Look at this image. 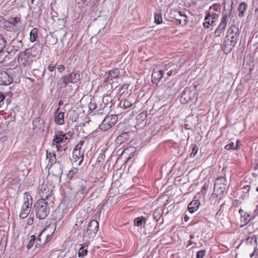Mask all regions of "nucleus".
Listing matches in <instances>:
<instances>
[{
  "instance_id": "obj_1",
  "label": "nucleus",
  "mask_w": 258,
  "mask_h": 258,
  "mask_svg": "<svg viewBox=\"0 0 258 258\" xmlns=\"http://www.w3.org/2000/svg\"><path fill=\"white\" fill-rule=\"evenodd\" d=\"M238 29L235 25L228 29L223 43L222 50L226 53H229L235 45L238 37Z\"/></svg>"
},
{
  "instance_id": "obj_2",
  "label": "nucleus",
  "mask_w": 258,
  "mask_h": 258,
  "mask_svg": "<svg viewBox=\"0 0 258 258\" xmlns=\"http://www.w3.org/2000/svg\"><path fill=\"white\" fill-rule=\"evenodd\" d=\"M34 49V48L32 47L19 53L18 61L20 66L30 69L33 61V58L35 57V55L32 54Z\"/></svg>"
},
{
  "instance_id": "obj_3",
  "label": "nucleus",
  "mask_w": 258,
  "mask_h": 258,
  "mask_svg": "<svg viewBox=\"0 0 258 258\" xmlns=\"http://www.w3.org/2000/svg\"><path fill=\"white\" fill-rule=\"evenodd\" d=\"M46 158L48 160V164L47 166H50L49 170L55 176H58L62 172V169L60 165H56L53 166L56 163V158L55 153L54 151L49 152L46 150Z\"/></svg>"
},
{
  "instance_id": "obj_4",
  "label": "nucleus",
  "mask_w": 258,
  "mask_h": 258,
  "mask_svg": "<svg viewBox=\"0 0 258 258\" xmlns=\"http://www.w3.org/2000/svg\"><path fill=\"white\" fill-rule=\"evenodd\" d=\"M36 217L40 219H45L49 213V208L46 200H39L35 204Z\"/></svg>"
},
{
  "instance_id": "obj_5",
  "label": "nucleus",
  "mask_w": 258,
  "mask_h": 258,
  "mask_svg": "<svg viewBox=\"0 0 258 258\" xmlns=\"http://www.w3.org/2000/svg\"><path fill=\"white\" fill-rule=\"evenodd\" d=\"M32 205V198L28 192H25L24 202L19 214V217L22 219L26 218L29 214Z\"/></svg>"
},
{
  "instance_id": "obj_6",
  "label": "nucleus",
  "mask_w": 258,
  "mask_h": 258,
  "mask_svg": "<svg viewBox=\"0 0 258 258\" xmlns=\"http://www.w3.org/2000/svg\"><path fill=\"white\" fill-rule=\"evenodd\" d=\"M117 119L118 117L116 115L106 116L100 124L99 128L103 131H107L116 123Z\"/></svg>"
},
{
  "instance_id": "obj_7",
  "label": "nucleus",
  "mask_w": 258,
  "mask_h": 258,
  "mask_svg": "<svg viewBox=\"0 0 258 258\" xmlns=\"http://www.w3.org/2000/svg\"><path fill=\"white\" fill-rule=\"evenodd\" d=\"M99 229V223L95 220L90 221L88 224L87 229L84 233V237L88 238H93L96 234Z\"/></svg>"
},
{
  "instance_id": "obj_8",
  "label": "nucleus",
  "mask_w": 258,
  "mask_h": 258,
  "mask_svg": "<svg viewBox=\"0 0 258 258\" xmlns=\"http://www.w3.org/2000/svg\"><path fill=\"white\" fill-rule=\"evenodd\" d=\"M221 9V6L220 4H213L209 8V10L206 12V19L208 20V17H212V20H216L219 17Z\"/></svg>"
},
{
  "instance_id": "obj_9",
  "label": "nucleus",
  "mask_w": 258,
  "mask_h": 258,
  "mask_svg": "<svg viewBox=\"0 0 258 258\" xmlns=\"http://www.w3.org/2000/svg\"><path fill=\"white\" fill-rule=\"evenodd\" d=\"M52 194V188L47 181H44L39 187V195L40 200H46Z\"/></svg>"
},
{
  "instance_id": "obj_10",
  "label": "nucleus",
  "mask_w": 258,
  "mask_h": 258,
  "mask_svg": "<svg viewBox=\"0 0 258 258\" xmlns=\"http://www.w3.org/2000/svg\"><path fill=\"white\" fill-rule=\"evenodd\" d=\"M13 82L12 77L7 72L0 71V85L8 86Z\"/></svg>"
},
{
  "instance_id": "obj_11",
  "label": "nucleus",
  "mask_w": 258,
  "mask_h": 258,
  "mask_svg": "<svg viewBox=\"0 0 258 258\" xmlns=\"http://www.w3.org/2000/svg\"><path fill=\"white\" fill-rule=\"evenodd\" d=\"M227 186V180L225 177H220L216 179L215 184V190H220V192H223Z\"/></svg>"
},
{
  "instance_id": "obj_12",
  "label": "nucleus",
  "mask_w": 258,
  "mask_h": 258,
  "mask_svg": "<svg viewBox=\"0 0 258 258\" xmlns=\"http://www.w3.org/2000/svg\"><path fill=\"white\" fill-rule=\"evenodd\" d=\"M68 140H69V138L67 135L64 133L63 131H59L54 136L52 143L53 145L54 144H59L66 142Z\"/></svg>"
},
{
  "instance_id": "obj_13",
  "label": "nucleus",
  "mask_w": 258,
  "mask_h": 258,
  "mask_svg": "<svg viewBox=\"0 0 258 258\" xmlns=\"http://www.w3.org/2000/svg\"><path fill=\"white\" fill-rule=\"evenodd\" d=\"M164 72L163 70L158 68L154 69L152 74V82L154 84H157L163 78Z\"/></svg>"
},
{
  "instance_id": "obj_14",
  "label": "nucleus",
  "mask_w": 258,
  "mask_h": 258,
  "mask_svg": "<svg viewBox=\"0 0 258 258\" xmlns=\"http://www.w3.org/2000/svg\"><path fill=\"white\" fill-rule=\"evenodd\" d=\"M59 107H58L54 112V121L57 125H62L64 123L63 112L59 111Z\"/></svg>"
},
{
  "instance_id": "obj_15",
  "label": "nucleus",
  "mask_w": 258,
  "mask_h": 258,
  "mask_svg": "<svg viewBox=\"0 0 258 258\" xmlns=\"http://www.w3.org/2000/svg\"><path fill=\"white\" fill-rule=\"evenodd\" d=\"M73 157L76 161L80 160L78 165L80 166L84 160V152L83 151L74 150L73 152Z\"/></svg>"
},
{
  "instance_id": "obj_16",
  "label": "nucleus",
  "mask_w": 258,
  "mask_h": 258,
  "mask_svg": "<svg viewBox=\"0 0 258 258\" xmlns=\"http://www.w3.org/2000/svg\"><path fill=\"white\" fill-rule=\"evenodd\" d=\"M200 203L198 200H194L188 206V212L192 214L198 210Z\"/></svg>"
},
{
  "instance_id": "obj_17",
  "label": "nucleus",
  "mask_w": 258,
  "mask_h": 258,
  "mask_svg": "<svg viewBox=\"0 0 258 258\" xmlns=\"http://www.w3.org/2000/svg\"><path fill=\"white\" fill-rule=\"evenodd\" d=\"M191 99V96L190 95V91L188 89L183 92L180 99V101L181 103L185 104L190 101Z\"/></svg>"
},
{
  "instance_id": "obj_18",
  "label": "nucleus",
  "mask_w": 258,
  "mask_h": 258,
  "mask_svg": "<svg viewBox=\"0 0 258 258\" xmlns=\"http://www.w3.org/2000/svg\"><path fill=\"white\" fill-rule=\"evenodd\" d=\"M229 16H228L227 14L224 15L222 16L221 22L217 28L225 30L229 20Z\"/></svg>"
},
{
  "instance_id": "obj_19",
  "label": "nucleus",
  "mask_w": 258,
  "mask_h": 258,
  "mask_svg": "<svg viewBox=\"0 0 258 258\" xmlns=\"http://www.w3.org/2000/svg\"><path fill=\"white\" fill-rule=\"evenodd\" d=\"M60 81H61L59 83L60 88H66L68 83H72V80L70 79V77L69 75H64L62 78H61Z\"/></svg>"
},
{
  "instance_id": "obj_20",
  "label": "nucleus",
  "mask_w": 258,
  "mask_h": 258,
  "mask_svg": "<svg viewBox=\"0 0 258 258\" xmlns=\"http://www.w3.org/2000/svg\"><path fill=\"white\" fill-rule=\"evenodd\" d=\"M247 4L244 2L241 3L239 5V7H238V10H239L238 16L239 17H243L244 16V13L247 9Z\"/></svg>"
},
{
  "instance_id": "obj_21",
  "label": "nucleus",
  "mask_w": 258,
  "mask_h": 258,
  "mask_svg": "<svg viewBox=\"0 0 258 258\" xmlns=\"http://www.w3.org/2000/svg\"><path fill=\"white\" fill-rule=\"evenodd\" d=\"M239 213L241 215L242 218V222L244 223V224H247L250 221L249 215L245 213L242 209H239Z\"/></svg>"
},
{
  "instance_id": "obj_22",
  "label": "nucleus",
  "mask_w": 258,
  "mask_h": 258,
  "mask_svg": "<svg viewBox=\"0 0 258 258\" xmlns=\"http://www.w3.org/2000/svg\"><path fill=\"white\" fill-rule=\"evenodd\" d=\"M69 75L72 80V83H77L80 80V76L79 73L73 72Z\"/></svg>"
},
{
  "instance_id": "obj_23",
  "label": "nucleus",
  "mask_w": 258,
  "mask_h": 258,
  "mask_svg": "<svg viewBox=\"0 0 258 258\" xmlns=\"http://www.w3.org/2000/svg\"><path fill=\"white\" fill-rule=\"evenodd\" d=\"M38 38V29L36 28H33L30 33V41L33 42L35 41Z\"/></svg>"
},
{
  "instance_id": "obj_24",
  "label": "nucleus",
  "mask_w": 258,
  "mask_h": 258,
  "mask_svg": "<svg viewBox=\"0 0 258 258\" xmlns=\"http://www.w3.org/2000/svg\"><path fill=\"white\" fill-rule=\"evenodd\" d=\"M179 16H178V24L183 26L187 23L188 19L185 15H182L180 12H178Z\"/></svg>"
},
{
  "instance_id": "obj_25",
  "label": "nucleus",
  "mask_w": 258,
  "mask_h": 258,
  "mask_svg": "<svg viewBox=\"0 0 258 258\" xmlns=\"http://www.w3.org/2000/svg\"><path fill=\"white\" fill-rule=\"evenodd\" d=\"M208 17L209 18L208 20H206V17L205 18V22L203 23V26L205 28H208L210 25H215V22L216 21V20H212V17Z\"/></svg>"
},
{
  "instance_id": "obj_26",
  "label": "nucleus",
  "mask_w": 258,
  "mask_h": 258,
  "mask_svg": "<svg viewBox=\"0 0 258 258\" xmlns=\"http://www.w3.org/2000/svg\"><path fill=\"white\" fill-rule=\"evenodd\" d=\"M147 117V112L146 111H142L137 116V121L140 123L146 119Z\"/></svg>"
},
{
  "instance_id": "obj_27",
  "label": "nucleus",
  "mask_w": 258,
  "mask_h": 258,
  "mask_svg": "<svg viewBox=\"0 0 258 258\" xmlns=\"http://www.w3.org/2000/svg\"><path fill=\"white\" fill-rule=\"evenodd\" d=\"M146 221V218L143 216L136 218L134 220L135 225L137 226L140 227L143 225V223H145Z\"/></svg>"
},
{
  "instance_id": "obj_28",
  "label": "nucleus",
  "mask_w": 258,
  "mask_h": 258,
  "mask_svg": "<svg viewBox=\"0 0 258 258\" xmlns=\"http://www.w3.org/2000/svg\"><path fill=\"white\" fill-rule=\"evenodd\" d=\"M48 230V228L47 227L45 228L40 233V234L38 236L37 239H36V246H37V244L40 245L41 243L42 242L41 239L42 238V236L43 234L47 233V231Z\"/></svg>"
},
{
  "instance_id": "obj_29",
  "label": "nucleus",
  "mask_w": 258,
  "mask_h": 258,
  "mask_svg": "<svg viewBox=\"0 0 258 258\" xmlns=\"http://www.w3.org/2000/svg\"><path fill=\"white\" fill-rule=\"evenodd\" d=\"M119 75V71L118 69H114L108 72L109 78L112 80L113 78H116Z\"/></svg>"
},
{
  "instance_id": "obj_30",
  "label": "nucleus",
  "mask_w": 258,
  "mask_h": 258,
  "mask_svg": "<svg viewBox=\"0 0 258 258\" xmlns=\"http://www.w3.org/2000/svg\"><path fill=\"white\" fill-rule=\"evenodd\" d=\"M155 23L157 24H160L162 23V17L161 13H156L154 16Z\"/></svg>"
},
{
  "instance_id": "obj_31",
  "label": "nucleus",
  "mask_w": 258,
  "mask_h": 258,
  "mask_svg": "<svg viewBox=\"0 0 258 258\" xmlns=\"http://www.w3.org/2000/svg\"><path fill=\"white\" fill-rule=\"evenodd\" d=\"M35 240H36L35 235H32L30 237L29 241L27 245V249H29L32 247V246L34 245Z\"/></svg>"
},
{
  "instance_id": "obj_32",
  "label": "nucleus",
  "mask_w": 258,
  "mask_h": 258,
  "mask_svg": "<svg viewBox=\"0 0 258 258\" xmlns=\"http://www.w3.org/2000/svg\"><path fill=\"white\" fill-rule=\"evenodd\" d=\"M20 21V18L18 17L11 18L9 19V23L13 26L16 27L17 24Z\"/></svg>"
},
{
  "instance_id": "obj_33",
  "label": "nucleus",
  "mask_w": 258,
  "mask_h": 258,
  "mask_svg": "<svg viewBox=\"0 0 258 258\" xmlns=\"http://www.w3.org/2000/svg\"><path fill=\"white\" fill-rule=\"evenodd\" d=\"M87 192V186L86 185L82 184L80 185L79 189L78 190V193L82 195H85Z\"/></svg>"
},
{
  "instance_id": "obj_34",
  "label": "nucleus",
  "mask_w": 258,
  "mask_h": 258,
  "mask_svg": "<svg viewBox=\"0 0 258 258\" xmlns=\"http://www.w3.org/2000/svg\"><path fill=\"white\" fill-rule=\"evenodd\" d=\"M34 221V215L30 214L27 220V223L25 225V228H27L30 226H31L33 224Z\"/></svg>"
},
{
  "instance_id": "obj_35",
  "label": "nucleus",
  "mask_w": 258,
  "mask_h": 258,
  "mask_svg": "<svg viewBox=\"0 0 258 258\" xmlns=\"http://www.w3.org/2000/svg\"><path fill=\"white\" fill-rule=\"evenodd\" d=\"M84 222V220L83 219L77 218L76 224H75L74 227L76 230H79L80 229V226Z\"/></svg>"
},
{
  "instance_id": "obj_36",
  "label": "nucleus",
  "mask_w": 258,
  "mask_h": 258,
  "mask_svg": "<svg viewBox=\"0 0 258 258\" xmlns=\"http://www.w3.org/2000/svg\"><path fill=\"white\" fill-rule=\"evenodd\" d=\"M87 254V249H85L84 246H82L79 250L78 255L79 257L84 256Z\"/></svg>"
},
{
  "instance_id": "obj_37",
  "label": "nucleus",
  "mask_w": 258,
  "mask_h": 258,
  "mask_svg": "<svg viewBox=\"0 0 258 258\" xmlns=\"http://www.w3.org/2000/svg\"><path fill=\"white\" fill-rule=\"evenodd\" d=\"M123 102H124V103H123V106L124 109H127L128 108H130L133 105L132 102L130 101L128 99H124Z\"/></svg>"
},
{
  "instance_id": "obj_38",
  "label": "nucleus",
  "mask_w": 258,
  "mask_h": 258,
  "mask_svg": "<svg viewBox=\"0 0 258 258\" xmlns=\"http://www.w3.org/2000/svg\"><path fill=\"white\" fill-rule=\"evenodd\" d=\"M198 150H199V148H198V146H197L196 145H192V152L190 155V157H195L196 155V154H197Z\"/></svg>"
},
{
  "instance_id": "obj_39",
  "label": "nucleus",
  "mask_w": 258,
  "mask_h": 258,
  "mask_svg": "<svg viewBox=\"0 0 258 258\" xmlns=\"http://www.w3.org/2000/svg\"><path fill=\"white\" fill-rule=\"evenodd\" d=\"M79 169L78 167L72 168L69 171V175L71 177L73 176L74 175L79 172Z\"/></svg>"
},
{
  "instance_id": "obj_40",
  "label": "nucleus",
  "mask_w": 258,
  "mask_h": 258,
  "mask_svg": "<svg viewBox=\"0 0 258 258\" xmlns=\"http://www.w3.org/2000/svg\"><path fill=\"white\" fill-rule=\"evenodd\" d=\"M84 144V141L82 139L79 142V143L77 145H76V146L74 150H76L77 151H82L81 149H82V146Z\"/></svg>"
},
{
  "instance_id": "obj_41",
  "label": "nucleus",
  "mask_w": 258,
  "mask_h": 258,
  "mask_svg": "<svg viewBox=\"0 0 258 258\" xmlns=\"http://www.w3.org/2000/svg\"><path fill=\"white\" fill-rule=\"evenodd\" d=\"M206 254L205 250H201L197 252L196 257L197 258H203Z\"/></svg>"
},
{
  "instance_id": "obj_42",
  "label": "nucleus",
  "mask_w": 258,
  "mask_h": 258,
  "mask_svg": "<svg viewBox=\"0 0 258 258\" xmlns=\"http://www.w3.org/2000/svg\"><path fill=\"white\" fill-rule=\"evenodd\" d=\"M6 40L2 35H0V50H3L5 46Z\"/></svg>"
},
{
  "instance_id": "obj_43",
  "label": "nucleus",
  "mask_w": 258,
  "mask_h": 258,
  "mask_svg": "<svg viewBox=\"0 0 258 258\" xmlns=\"http://www.w3.org/2000/svg\"><path fill=\"white\" fill-rule=\"evenodd\" d=\"M225 148L227 150H229L230 149H233L235 150H236L235 145H234V143L233 142H231V143L226 145L225 146Z\"/></svg>"
},
{
  "instance_id": "obj_44",
  "label": "nucleus",
  "mask_w": 258,
  "mask_h": 258,
  "mask_svg": "<svg viewBox=\"0 0 258 258\" xmlns=\"http://www.w3.org/2000/svg\"><path fill=\"white\" fill-rule=\"evenodd\" d=\"M225 30L217 28L215 31V35L216 37H220L224 33Z\"/></svg>"
},
{
  "instance_id": "obj_45",
  "label": "nucleus",
  "mask_w": 258,
  "mask_h": 258,
  "mask_svg": "<svg viewBox=\"0 0 258 258\" xmlns=\"http://www.w3.org/2000/svg\"><path fill=\"white\" fill-rule=\"evenodd\" d=\"M6 52L3 50H0V63L3 62L6 57Z\"/></svg>"
},
{
  "instance_id": "obj_46",
  "label": "nucleus",
  "mask_w": 258,
  "mask_h": 258,
  "mask_svg": "<svg viewBox=\"0 0 258 258\" xmlns=\"http://www.w3.org/2000/svg\"><path fill=\"white\" fill-rule=\"evenodd\" d=\"M53 233V232L50 231L48 232V230L47 231V234L45 235V239L44 240V243H46L49 241L50 237L51 236Z\"/></svg>"
},
{
  "instance_id": "obj_47",
  "label": "nucleus",
  "mask_w": 258,
  "mask_h": 258,
  "mask_svg": "<svg viewBox=\"0 0 258 258\" xmlns=\"http://www.w3.org/2000/svg\"><path fill=\"white\" fill-rule=\"evenodd\" d=\"M57 69L59 73H62L64 71L65 67H64V65L60 64V65L57 66Z\"/></svg>"
},
{
  "instance_id": "obj_48",
  "label": "nucleus",
  "mask_w": 258,
  "mask_h": 258,
  "mask_svg": "<svg viewBox=\"0 0 258 258\" xmlns=\"http://www.w3.org/2000/svg\"><path fill=\"white\" fill-rule=\"evenodd\" d=\"M5 98V96L4 95L0 92V107H1L2 105L3 104V101Z\"/></svg>"
},
{
  "instance_id": "obj_49",
  "label": "nucleus",
  "mask_w": 258,
  "mask_h": 258,
  "mask_svg": "<svg viewBox=\"0 0 258 258\" xmlns=\"http://www.w3.org/2000/svg\"><path fill=\"white\" fill-rule=\"evenodd\" d=\"M55 68V66L52 65V64H50L47 67L48 70L50 72H53Z\"/></svg>"
},
{
  "instance_id": "obj_50",
  "label": "nucleus",
  "mask_w": 258,
  "mask_h": 258,
  "mask_svg": "<svg viewBox=\"0 0 258 258\" xmlns=\"http://www.w3.org/2000/svg\"><path fill=\"white\" fill-rule=\"evenodd\" d=\"M184 219V221L187 222L189 220V216L187 215V212H185L184 214L183 215V217L182 218Z\"/></svg>"
},
{
  "instance_id": "obj_51",
  "label": "nucleus",
  "mask_w": 258,
  "mask_h": 258,
  "mask_svg": "<svg viewBox=\"0 0 258 258\" xmlns=\"http://www.w3.org/2000/svg\"><path fill=\"white\" fill-rule=\"evenodd\" d=\"M128 86H129V85H127V84L122 85L119 86V90L121 91L124 88L127 89L128 87Z\"/></svg>"
},
{
  "instance_id": "obj_52",
  "label": "nucleus",
  "mask_w": 258,
  "mask_h": 258,
  "mask_svg": "<svg viewBox=\"0 0 258 258\" xmlns=\"http://www.w3.org/2000/svg\"><path fill=\"white\" fill-rule=\"evenodd\" d=\"M251 186L249 185H245L243 187L242 189H243L245 191H249Z\"/></svg>"
},
{
  "instance_id": "obj_53",
  "label": "nucleus",
  "mask_w": 258,
  "mask_h": 258,
  "mask_svg": "<svg viewBox=\"0 0 258 258\" xmlns=\"http://www.w3.org/2000/svg\"><path fill=\"white\" fill-rule=\"evenodd\" d=\"M127 136V134H126V133H123V134H122L120 135V136H119L117 137V140H118V141H119V140L122 141V138L124 136Z\"/></svg>"
},
{
  "instance_id": "obj_54",
  "label": "nucleus",
  "mask_w": 258,
  "mask_h": 258,
  "mask_svg": "<svg viewBox=\"0 0 258 258\" xmlns=\"http://www.w3.org/2000/svg\"><path fill=\"white\" fill-rule=\"evenodd\" d=\"M102 159V160H104L105 158V155L104 153H100L99 155L98 159Z\"/></svg>"
},
{
  "instance_id": "obj_55",
  "label": "nucleus",
  "mask_w": 258,
  "mask_h": 258,
  "mask_svg": "<svg viewBox=\"0 0 258 258\" xmlns=\"http://www.w3.org/2000/svg\"><path fill=\"white\" fill-rule=\"evenodd\" d=\"M240 141L239 140H237L236 142V144L235 146L236 150L239 148V146H240Z\"/></svg>"
},
{
  "instance_id": "obj_56",
  "label": "nucleus",
  "mask_w": 258,
  "mask_h": 258,
  "mask_svg": "<svg viewBox=\"0 0 258 258\" xmlns=\"http://www.w3.org/2000/svg\"><path fill=\"white\" fill-rule=\"evenodd\" d=\"M256 248H254L252 253L250 255V257L251 258L254 255H255V254L256 253Z\"/></svg>"
},
{
  "instance_id": "obj_57",
  "label": "nucleus",
  "mask_w": 258,
  "mask_h": 258,
  "mask_svg": "<svg viewBox=\"0 0 258 258\" xmlns=\"http://www.w3.org/2000/svg\"><path fill=\"white\" fill-rule=\"evenodd\" d=\"M172 74V71H169L168 73H167V75L168 76H170Z\"/></svg>"
},
{
  "instance_id": "obj_58",
  "label": "nucleus",
  "mask_w": 258,
  "mask_h": 258,
  "mask_svg": "<svg viewBox=\"0 0 258 258\" xmlns=\"http://www.w3.org/2000/svg\"><path fill=\"white\" fill-rule=\"evenodd\" d=\"M63 104V101L62 100H60L58 102V105L60 106Z\"/></svg>"
},
{
  "instance_id": "obj_59",
  "label": "nucleus",
  "mask_w": 258,
  "mask_h": 258,
  "mask_svg": "<svg viewBox=\"0 0 258 258\" xmlns=\"http://www.w3.org/2000/svg\"><path fill=\"white\" fill-rule=\"evenodd\" d=\"M47 234V233L46 234H43V236H42V237L43 238V239L45 240V235Z\"/></svg>"
},
{
  "instance_id": "obj_60",
  "label": "nucleus",
  "mask_w": 258,
  "mask_h": 258,
  "mask_svg": "<svg viewBox=\"0 0 258 258\" xmlns=\"http://www.w3.org/2000/svg\"><path fill=\"white\" fill-rule=\"evenodd\" d=\"M156 212H155L153 214V216L154 219H156L157 218V216H156Z\"/></svg>"
},
{
  "instance_id": "obj_61",
  "label": "nucleus",
  "mask_w": 258,
  "mask_h": 258,
  "mask_svg": "<svg viewBox=\"0 0 258 258\" xmlns=\"http://www.w3.org/2000/svg\"><path fill=\"white\" fill-rule=\"evenodd\" d=\"M65 210H66V213H67L68 211V208H66Z\"/></svg>"
},
{
  "instance_id": "obj_62",
  "label": "nucleus",
  "mask_w": 258,
  "mask_h": 258,
  "mask_svg": "<svg viewBox=\"0 0 258 258\" xmlns=\"http://www.w3.org/2000/svg\"><path fill=\"white\" fill-rule=\"evenodd\" d=\"M256 191L258 192V186L257 187V188H256Z\"/></svg>"
}]
</instances>
